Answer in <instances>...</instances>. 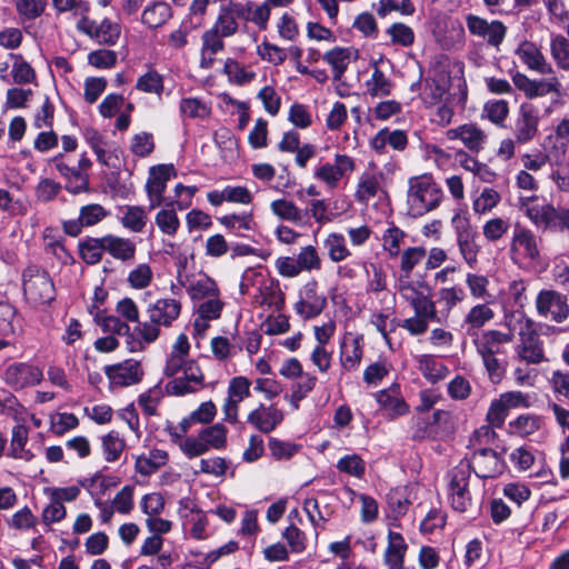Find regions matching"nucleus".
Returning a JSON list of instances; mask_svg holds the SVG:
<instances>
[{"instance_id": "nucleus-1", "label": "nucleus", "mask_w": 569, "mask_h": 569, "mask_svg": "<svg viewBox=\"0 0 569 569\" xmlns=\"http://www.w3.org/2000/svg\"><path fill=\"white\" fill-rule=\"evenodd\" d=\"M189 352L188 337L181 333L172 345L164 366V375L173 378L166 385L170 395L193 393L204 387V376L197 361L189 358Z\"/></svg>"}, {"instance_id": "nucleus-2", "label": "nucleus", "mask_w": 569, "mask_h": 569, "mask_svg": "<svg viewBox=\"0 0 569 569\" xmlns=\"http://www.w3.org/2000/svg\"><path fill=\"white\" fill-rule=\"evenodd\" d=\"M148 321L137 325L134 332L144 343L154 342L160 336V327H170L181 313V302L173 298H160L147 308Z\"/></svg>"}, {"instance_id": "nucleus-3", "label": "nucleus", "mask_w": 569, "mask_h": 569, "mask_svg": "<svg viewBox=\"0 0 569 569\" xmlns=\"http://www.w3.org/2000/svg\"><path fill=\"white\" fill-rule=\"evenodd\" d=\"M443 192L435 180L427 174L409 179L407 193L408 212L412 217H421L438 208Z\"/></svg>"}, {"instance_id": "nucleus-4", "label": "nucleus", "mask_w": 569, "mask_h": 569, "mask_svg": "<svg viewBox=\"0 0 569 569\" xmlns=\"http://www.w3.org/2000/svg\"><path fill=\"white\" fill-rule=\"evenodd\" d=\"M258 284V293L254 296V300L260 306H267L277 311H280L284 306V295L281 291L280 283L274 278L264 277L259 272L248 271L243 276V280L240 283L241 293H249V284Z\"/></svg>"}, {"instance_id": "nucleus-5", "label": "nucleus", "mask_w": 569, "mask_h": 569, "mask_svg": "<svg viewBox=\"0 0 569 569\" xmlns=\"http://www.w3.org/2000/svg\"><path fill=\"white\" fill-rule=\"evenodd\" d=\"M449 477V491L452 508L459 512L470 510L473 500L478 499L477 493H472L471 488L475 483H479V480L475 479L471 481L469 466L463 463L455 467Z\"/></svg>"}, {"instance_id": "nucleus-6", "label": "nucleus", "mask_w": 569, "mask_h": 569, "mask_svg": "<svg viewBox=\"0 0 569 569\" xmlns=\"http://www.w3.org/2000/svg\"><path fill=\"white\" fill-rule=\"evenodd\" d=\"M23 293L33 307L47 305L54 299V286L47 271L29 266L23 272Z\"/></svg>"}, {"instance_id": "nucleus-7", "label": "nucleus", "mask_w": 569, "mask_h": 569, "mask_svg": "<svg viewBox=\"0 0 569 569\" xmlns=\"http://www.w3.org/2000/svg\"><path fill=\"white\" fill-rule=\"evenodd\" d=\"M397 289L400 297L412 307L415 313L436 315V303L431 299V289L427 282L400 278Z\"/></svg>"}, {"instance_id": "nucleus-8", "label": "nucleus", "mask_w": 569, "mask_h": 569, "mask_svg": "<svg viewBox=\"0 0 569 569\" xmlns=\"http://www.w3.org/2000/svg\"><path fill=\"white\" fill-rule=\"evenodd\" d=\"M356 169L355 159L343 153H336L333 162L319 164L313 171V178L322 182L328 189L338 188L343 177L351 174Z\"/></svg>"}, {"instance_id": "nucleus-9", "label": "nucleus", "mask_w": 569, "mask_h": 569, "mask_svg": "<svg viewBox=\"0 0 569 569\" xmlns=\"http://www.w3.org/2000/svg\"><path fill=\"white\" fill-rule=\"evenodd\" d=\"M537 313L550 321L561 323L569 317L567 297L556 290L543 289L536 297Z\"/></svg>"}, {"instance_id": "nucleus-10", "label": "nucleus", "mask_w": 569, "mask_h": 569, "mask_svg": "<svg viewBox=\"0 0 569 569\" xmlns=\"http://www.w3.org/2000/svg\"><path fill=\"white\" fill-rule=\"evenodd\" d=\"M510 254L513 261L537 262L540 259L537 236L530 229L516 224L510 241Z\"/></svg>"}, {"instance_id": "nucleus-11", "label": "nucleus", "mask_w": 569, "mask_h": 569, "mask_svg": "<svg viewBox=\"0 0 569 569\" xmlns=\"http://www.w3.org/2000/svg\"><path fill=\"white\" fill-rule=\"evenodd\" d=\"M103 371L113 387H129L139 383L143 377L142 366L136 359H127L119 363L108 365Z\"/></svg>"}, {"instance_id": "nucleus-12", "label": "nucleus", "mask_w": 569, "mask_h": 569, "mask_svg": "<svg viewBox=\"0 0 569 569\" xmlns=\"http://www.w3.org/2000/svg\"><path fill=\"white\" fill-rule=\"evenodd\" d=\"M77 27L81 32L107 46L116 44L121 34L120 24L107 18L100 22L82 18Z\"/></svg>"}, {"instance_id": "nucleus-13", "label": "nucleus", "mask_w": 569, "mask_h": 569, "mask_svg": "<svg viewBox=\"0 0 569 569\" xmlns=\"http://www.w3.org/2000/svg\"><path fill=\"white\" fill-rule=\"evenodd\" d=\"M173 177H176V169L172 164H158L150 168L146 191L151 209L162 204L167 183Z\"/></svg>"}, {"instance_id": "nucleus-14", "label": "nucleus", "mask_w": 569, "mask_h": 569, "mask_svg": "<svg viewBox=\"0 0 569 569\" xmlns=\"http://www.w3.org/2000/svg\"><path fill=\"white\" fill-rule=\"evenodd\" d=\"M327 306V299L318 292V282L308 281L300 290L299 300L295 305L296 312L303 319L319 316Z\"/></svg>"}, {"instance_id": "nucleus-15", "label": "nucleus", "mask_w": 569, "mask_h": 569, "mask_svg": "<svg viewBox=\"0 0 569 569\" xmlns=\"http://www.w3.org/2000/svg\"><path fill=\"white\" fill-rule=\"evenodd\" d=\"M247 9L239 1H230L220 8L219 14L210 28L222 38H230L239 30L238 20H243Z\"/></svg>"}, {"instance_id": "nucleus-16", "label": "nucleus", "mask_w": 569, "mask_h": 569, "mask_svg": "<svg viewBox=\"0 0 569 569\" xmlns=\"http://www.w3.org/2000/svg\"><path fill=\"white\" fill-rule=\"evenodd\" d=\"M466 23L471 34L486 39L488 44L499 47L507 33L506 26L498 20L491 22L475 14L466 17Z\"/></svg>"}, {"instance_id": "nucleus-17", "label": "nucleus", "mask_w": 569, "mask_h": 569, "mask_svg": "<svg viewBox=\"0 0 569 569\" xmlns=\"http://www.w3.org/2000/svg\"><path fill=\"white\" fill-rule=\"evenodd\" d=\"M42 377L39 367L27 362H16L6 369L3 378L9 387L20 390L38 385Z\"/></svg>"}, {"instance_id": "nucleus-18", "label": "nucleus", "mask_w": 569, "mask_h": 569, "mask_svg": "<svg viewBox=\"0 0 569 569\" xmlns=\"http://www.w3.org/2000/svg\"><path fill=\"white\" fill-rule=\"evenodd\" d=\"M509 127L518 142L530 141L538 130V117L532 109H513L509 116Z\"/></svg>"}, {"instance_id": "nucleus-19", "label": "nucleus", "mask_w": 569, "mask_h": 569, "mask_svg": "<svg viewBox=\"0 0 569 569\" xmlns=\"http://www.w3.org/2000/svg\"><path fill=\"white\" fill-rule=\"evenodd\" d=\"M283 411L274 403H260L249 412L247 421L260 432L270 433L283 421Z\"/></svg>"}, {"instance_id": "nucleus-20", "label": "nucleus", "mask_w": 569, "mask_h": 569, "mask_svg": "<svg viewBox=\"0 0 569 569\" xmlns=\"http://www.w3.org/2000/svg\"><path fill=\"white\" fill-rule=\"evenodd\" d=\"M108 211L98 203L81 207L78 219L66 220L62 223L63 231L71 237H77L83 227H92L102 221Z\"/></svg>"}, {"instance_id": "nucleus-21", "label": "nucleus", "mask_w": 569, "mask_h": 569, "mask_svg": "<svg viewBox=\"0 0 569 569\" xmlns=\"http://www.w3.org/2000/svg\"><path fill=\"white\" fill-rule=\"evenodd\" d=\"M469 470L472 468L478 478H493L501 472L502 466L500 458L489 448L476 451L470 460Z\"/></svg>"}, {"instance_id": "nucleus-22", "label": "nucleus", "mask_w": 569, "mask_h": 569, "mask_svg": "<svg viewBox=\"0 0 569 569\" xmlns=\"http://www.w3.org/2000/svg\"><path fill=\"white\" fill-rule=\"evenodd\" d=\"M363 355V338L353 333L345 335L340 346V365L343 371H355Z\"/></svg>"}, {"instance_id": "nucleus-23", "label": "nucleus", "mask_w": 569, "mask_h": 569, "mask_svg": "<svg viewBox=\"0 0 569 569\" xmlns=\"http://www.w3.org/2000/svg\"><path fill=\"white\" fill-rule=\"evenodd\" d=\"M516 56L519 60L530 70L537 71L541 74H552L553 69L547 62L546 57L531 41H522L516 49Z\"/></svg>"}, {"instance_id": "nucleus-24", "label": "nucleus", "mask_w": 569, "mask_h": 569, "mask_svg": "<svg viewBox=\"0 0 569 569\" xmlns=\"http://www.w3.org/2000/svg\"><path fill=\"white\" fill-rule=\"evenodd\" d=\"M382 172L363 171L357 181L355 200L361 204H368L371 199L382 191Z\"/></svg>"}, {"instance_id": "nucleus-25", "label": "nucleus", "mask_w": 569, "mask_h": 569, "mask_svg": "<svg viewBox=\"0 0 569 569\" xmlns=\"http://www.w3.org/2000/svg\"><path fill=\"white\" fill-rule=\"evenodd\" d=\"M376 400L385 415L391 419L403 416L409 410L397 385L377 392Z\"/></svg>"}, {"instance_id": "nucleus-26", "label": "nucleus", "mask_w": 569, "mask_h": 569, "mask_svg": "<svg viewBox=\"0 0 569 569\" xmlns=\"http://www.w3.org/2000/svg\"><path fill=\"white\" fill-rule=\"evenodd\" d=\"M512 341V335L499 330H487L473 339L477 352L480 356H497L501 352V346Z\"/></svg>"}, {"instance_id": "nucleus-27", "label": "nucleus", "mask_w": 569, "mask_h": 569, "mask_svg": "<svg viewBox=\"0 0 569 569\" xmlns=\"http://www.w3.org/2000/svg\"><path fill=\"white\" fill-rule=\"evenodd\" d=\"M503 325L508 329L507 333L512 335V339L516 335L519 336L520 342L526 341L527 339H537L539 337L533 321L522 312L512 311L506 313Z\"/></svg>"}, {"instance_id": "nucleus-28", "label": "nucleus", "mask_w": 569, "mask_h": 569, "mask_svg": "<svg viewBox=\"0 0 569 569\" xmlns=\"http://www.w3.org/2000/svg\"><path fill=\"white\" fill-rule=\"evenodd\" d=\"M449 140H460L470 151L478 152L483 148L487 136L473 124H462L446 132Z\"/></svg>"}, {"instance_id": "nucleus-29", "label": "nucleus", "mask_w": 569, "mask_h": 569, "mask_svg": "<svg viewBox=\"0 0 569 569\" xmlns=\"http://www.w3.org/2000/svg\"><path fill=\"white\" fill-rule=\"evenodd\" d=\"M56 169L67 179L66 188L72 193H80L88 190L89 177L76 166H69L61 156L54 159Z\"/></svg>"}, {"instance_id": "nucleus-30", "label": "nucleus", "mask_w": 569, "mask_h": 569, "mask_svg": "<svg viewBox=\"0 0 569 569\" xmlns=\"http://www.w3.org/2000/svg\"><path fill=\"white\" fill-rule=\"evenodd\" d=\"M222 308L223 302L221 301L220 296H216L197 303L198 317L193 322L194 331L197 333H203L209 327V321L216 320L220 317Z\"/></svg>"}, {"instance_id": "nucleus-31", "label": "nucleus", "mask_w": 569, "mask_h": 569, "mask_svg": "<svg viewBox=\"0 0 569 569\" xmlns=\"http://www.w3.org/2000/svg\"><path fill=\"white\" fill-rule=\"evenodd\" d=\"M407 548L408 546L400 533L389 531L388 546L383 555L386 565L389 568L403 569Z\"/></svg>"}, {"instance_id": "nucleus-32", "label": "nucleus", "mask_w": 569, "mask_h": 569, "mask_svg": "<svg viewBox=\"0 0 569 569\" xmlns=\"http://www.w3.org/2000/svg\"><path fill=\"white\" fill-rule=\"evenodd\" d=\"M186 286L187 292L194 303H199L216 296H220L219 288L214 280L207 276H200L192 280L189 284L181 281Z\"/></svg>"}, {"instance_id": "nucleus-33", "label": "nucleus", "mask_w": 569, "mask_h": 569, "mask_svg": "<svg viewBox=\"0 0 569 569\" xmlns=\"http://www.w3.org/2000/svg\"><path fill=\"white\" fill-rule=\"evenodd\" d=\"M104 251L118 260H130L136 254V243L130 239L108 234L102 237Z\"/></svg>"}, {"instance_id": "nucleus-34", "label": "nucleus", "mask_w": 569, "mask_h": 569, "mask_svg": "<svg viewBox=\"0 0 569 569\" xmlns=\"http://www.w3.org/2000/svg\"><path fill=\"white\" fill-rule=\"evenodd\" d=\"M172 17L170 6L164 1H156L146 7L142 12L141 21L148 28L157 29L162 27Z\"/></svg>"}, {"instance_id": "nucleus-35", "label": "nucleus", "mask_w": 569, "mask_h": 569, "mask_svg": "<svg viewBox=\"0 0 569 569\" xmlns=\"http://www.w3.org/2000/svg\"><path fill=\"white\" fill-rule=\"evenodd\" d=\"M418 368L421 375L431 383L443 380L449 373L448 367L432 355L419 356Z\"/></svg>"}, {"instance_id": "nucleus-36", "label": "nucleus", "mask_w": 569, "mask_h": 569, "mask_svg": "<svg viewBox=\"0 0 569 569\" xmlns=\"http://www.w3.org/2000/svg\"><path fill=\"white\" fill-rule=\"evenodd\" d=\"M493 318L495 311L488 303H478L471 307L465 316L463 325L467 326V332L473 335L472 331L481 329Z\"/></svg>"}, {"instance_id": "nucleus-37", "label": "nucleus", "mask_w": 569, "mask_h": 569, "mask_svg": "<svg viewBox=\"0 0 569 569\" xmlns=\"http://www.w3.org/2000/svg\"><path fill=\"white\" fill-rule=\"evenodd\" d=\"M323 248L329 259L335 263L345 261L352 256L345 236L339 232H330L323 240Z\"/></svg>"}, {"instance_id": "nucleus-38", "label": "nucleus", "mask_w": 569, "mask_h": 569, "mask_svg": "<svg viewBox=\"0 0 569 569\" xmlns=\"http://www.w3.org/2000/svg\"><path fill=\"white\" fill-rule=\"evenodd\" d=\"M167 461V451L162 449H152L148 455H142L137 458L136 470L142 476H149L163 467Z\"/></svg>"}, {"instance_id": "nucleus-39", "label": "nucleus", "mask_w": 569, "mask_h": 569, "mask_svg": "<svg viewBox=\"0 0 569 569\" xmlns=\"http://www.w3.org/2000/svg\"><path fill=\"white\" fill-rule=\"evenodd\" d=\"M355 50L351 48H335L323 56V60L332 67L335 79H340L351 62Z\"/></svg>"}, {"instance_id": "nucleus-40", "label": "nucleus", "mask_w": 569, "mask_h": 569, "mask_svg": "<svg viewBox=\"0 0 569 569\" xmlns=\"http://www.w3.org/2000/svg\"><path fill=\"white\" fill-rule=\"evenodd\" d=\"M366 288L367 292L381 296V301L395 303V296L387 290V276L381 268L372 266Z\"/></svg>"}, {"instance_id": "nucleus-41", "label": "nucleus", "mask_w": 569, "mask_h": 569, "mask_svg": "<svg viewBox=\"0 0 569 569\" xmlns=\"http://www.w3.org/2000/svg\"><path fill=\"white\" fill-rule=\"evenodd\" d=\"M549 142L545 144V148L547 150L546 153H526L522 156V164L526 170L531 171H538L540 170L547 162H550L551 164H559L560 160L562 158H556V151L550 149L549 143L552 142L553 137L550 136L548 138Z\"/></svg>"}, {"instance_id": "nucleus-42", "label": "nucleus", "mask_w": 569, "mask_h": 569, "mask_svg": "<svg viewBox=\"0 0 569 569\" xmlns=\"http://www.w3.org/2000/svg\"><path fill=\"white\" fill-rule=\"evenodd\" d=\"M101 447L103 457L107 462L119 460L126 448V441L120 437L119 432L110 431L101 437Z\"/></svg>"}, {"instance_id": "nucleus-43", "label": "nucleus", "mask_w": 569, "mask_h": 569, "mask_svg": "<svg viewBox=\"0 0 569 569\" xmlns=\"http://www.w3.org/2000/svg\"><path fill=\"white\" fill-rule=\"evenodd\" d=\"M199 433L208 450H222L227 447L228 429L220 422L203 428Z\"/></svg>"}, {"instance_id": "nucleus-44", "label": "nucleus", "mask_w": 569, "mask_h": 569, "mask_svg": "<svg viewBox=\"0 0 569 569\" xmlns=\"http://www.w3.org/2000/svg\"><path fill=\"white\" fill-rule=\"evenodd\" d=\"M220 223L236 231L239 236H246L247 231H253L257 227L252 212L243 214H227L219 219Z\"/></svg>"}, {"instance_id": "nucleus-45", "label": "nucleus", "mask_w": 569, "mask_h": 569, "mask_svg": "<svg viewBox=\"0 0 569 569\" xmlns=\"http://www.w3.org/2000/svg\"><path fill=\"white\" fill-rule=\"evenodd\" d=\"M516 352L519 359L527 363L538 365L545 360L539 337L537 339H527L526 341L519 342L516 347Z\"/></svg>"}, {"instance_id": "nucleus-46", "label": "nucleus", "mask_w": 569, "mask_h": 569, "mask_svg": "<svg viewBox=\"0 0 569 569\" xmlns=\"http://www.w3.org/2000/svg\"><path fill=\"white\" fill-rule=\"evenodd\" d=\"M271 211L278 218L292 222L301 223L303 212L292 201L286 199L273 200L270 204Z\"/></svg>"}, {"instance_id": "nucleus-47", "label": "nucleus", "mask_w": 569, "mask_h": 569, "mask_svg": "<svg viewBox=\"0 0 569 569\" xmlns=\"http://www.w3.org/2000/svg\"><path fill=\"white\" fill-rule=\"evenodd\" d=\"M542 425V420L536 415H521L509 423L511 433L528 437L537 432Z\"/></svg>"}, {"instance_id": "nucleus-48", "label": "nucleus", "mask_w": 569, "mask_h": 569, "mask_svg": "<svg viewBox=\"0 0 569 569\" xmlns=\"http://www.w3.org/2000/svg\"><path fill=\"white\" fill-rule=\"evenodd\" d=\"M241 6L247 9V14L243 17L244 21L253 22L261 30L267 29L271 13L269 2L256 6L252 1H246L241 2Z\"/></svg>"}, {"instance_id": "nucleus-49", "label": "nucleus", "mask_w": 569, "mask_h": 569, "mask_svg": "<svg viewBox=\"0 0 569 569\" xmlns=\"http://www.w3.org/2000/svg\"><path fill=\"white\" fill-rule=\"evenodd\" d=\"M79 252L81 259L88 264H97L101 261L104 244L102 238H88L80 242Z\"/></svg>"}, {"instance_id": "nucleus-50", "label": "nucleus", "mask_w": 569, "mask_h": 569, "mask_svg": "<svg viewBox=\"0 0 569 569\" xmlns=\"http://www.w3.org/2000/svg\"><path fill=\"white\" fill-rule=\"evenodd\" d=\"M550 53L557 66L562 70H569V40L558 34L551 38Z\"/></svg>"}, {"instance_id": "nucleus-51", "label": "nucleus", "mask_w": 569, "mask_h": 569, "mask_svg": "<svg viewBox=\"0 0 569 569\" xmlns=\"http://www.w3.org/2000/svg\"><path fill=\"white\" fill-rule=\"evenodd\" d=\"M387 502L395 517L403 516L410 505L408 489L406 487L391 489L387 495Z\"/></svg>"}, {"instance_id": "nucleus-52", "label": "nucleus", "mask_w": 569, "mask_h": 569, "mask_svg": "<svg viewBox=\"0 0 569 569\" xmlns=\"http://www.w3.org/2000/svg\"><path fill=\"white\" fill-rule=\"evenodd\" d=\"M146 222L147 212L142 207L138 206L127 207L121 218L122 226L133 232H141Z\"/></svg>"}, {"instance_id": "nucleus-53", "label": "nucleus", "mask_w": 569, "mask_h": 569, "mask_svg": "<svg viewBox=\"0 0 569 569\" xmlns=\"http://www.w3.org/2000/svg\"><path fill=\"white\" fill-rule=\"evenodd\" d=\"M500 200L501 197L498 191L492 188H485L480 194L475 198L472 209L476 213L485 214L496 208Z\"/></svg>"}, {"instance_id": "nucleus-54", "label": "nucleus", "mask_w": 569, "mask_h": 569, "mask_svg": "<svg viewBox=\"0 0 569 569\" xmlns=\"http://www.w3.org/2000/svg\"><path fill=\"white\" fill-rule=\"evenodd\" d=\"M136 89L146 93L160 94L163 90L161 74L153 69L148 70L138 78Z\"/></svg>"}, {"instance_id": "nucleus-55", "label": "nucleus", "mask_w": 569, "mask_h": 569, "mask_svg": "<svg viewBox=\"0 0 569 569\" xmlns=\"http://www.w3.org/2000/svg\"><path fill=\"white\" fill-rule=\"evenodd\" d=\"M176 438H179V449L182 453L189 459L202 456L207 453L209 450L207 449V445L201 439V435L198 433L197 437H186L181 438L180 435H174Z\"/></svg>"}, {"instance_id": "nucleus-56", "label": "nucleus", "mask_w": 569, "mask_h": 569, "mask_svg": "<svg viewBox=\"0 0 569 569\" xmlns=\"http://www.w3.org/2000/svg\"><path fill=\"white\" fill-rule=\"evenodd\" d=\"M337 469L351 477L362 478L366 471V462L356 453L347 455L339 459L337 462Z\"/></svg>"}, {"instance_id": "nucleus-57", "label": "nucleus", "mask_w": 569, "mask_h": 569, "mask_svg": "<svg viewBox=\"0 0 569 569\" xmlns=\"http://www.w3.org/2000/svg\"><path fill=\"white\" fill-rule=\"evenodd\" d=\"M426 258V249L423 247H410L402 251L400 269L409 279L411 271Z\"/></svg>"}, {"instance_id": "nucleus-58", "label": "nucleus", "mask_w": 569, "mask_h": 569, "mask_svg": "<svg viewBox=\"0 0 569 569\" xmlns=\"http://www.w3.org/2000/svg\"><path fill=\"white\" fill-rule=\"evenodd\" d=\"M157 227L167 236H174L180 227V220L173 209H162L156 217Z\"/></svg>"}, {"instance_id": "nucleus-59", "label": "nucleus", "mask_w": 569, "mask_h": 569, "mask_svg": "<svg viewBox=\"0 0 569 569\" xmlns=\"http://www.w3.org/2000/svg\"><path fill=\"white\" fill-rule=\"evenodd\" d=\"M223 70L229 80L237 84L248 83L254 78V72L232 59L224 62Z\"/></svg>"}, {"instance_id": "nucleus-60", "label": "nucleus", "mask_w": 569, "mask_h": 569, "mask_svg": "<svg viewBox=\"0 0 569 569\" xmlns=\"http://www.w3.org/2000/svg\"><path fill=\"white\" fill-rule=\"evenodd\" d=\"M466 284L472 298L478 300L491 298L488 291L489 280L487 277L477 273H467Z\"/></svg>"}, {"instance_id": "nucleus-61", "label": "nucleus", "mask_w": 569, "mask_h": 569, "mask_svg": "<svg viewBox=\"0 0 569 569\" xmlns=\"http://www.w3.org/2000/svg\"><path fill=\"white\" fill-rule=\"evenodd\" d=\"M387 34L390 37L392 44L410 47L415 41L413 30L401 22L392 23L387 29Z\"/></svg>"}, {"instance_id": "nucleus-62", "label": "nucleus", "mask_w": 569, "mask_h": 569, "mask_svg": "<svg viewBox=\"0 0 569 569\" xmlns=\"http://www.w3.org/2000/svg\"><path fill=\"white\" fill-rule=\"evenodd\" d=\"M429 320H438L437 313L435 316L415 313L413 317L402 320L401 328L407 330L411 336H421L427 332Z\"/></svg>"}, {"instance_id": "nucleus-63", "label": "nucleus", "mask_w": 569, "mask_h": 569, "mask_svg": "<svg viewBox=\"0 0 569 569\" xmlns=\"http://www.w3.org/2000/svg\"><path fill=\"white\" fill-rule=\"evenodd\" d=\"M51 430L58 436L76 429L79 426V419L70 412H60L51 417Z\"/></svg>"}, {"instance_id": "nucleus-64", "label": "nucleus", "mask_w": 569, "mask_h": 569, "mask_svg": "<svg viewBox=\"0 0 569 569\" xmlns=\"http://www.w3.org/2000/svg\"><path fill=\"white\" fill-rule=\"evenodd\" d=\"M298 264L301 271H311L321 269V258L313 246L301 248L297 256Z\"/></svg>"}]
</instances>
